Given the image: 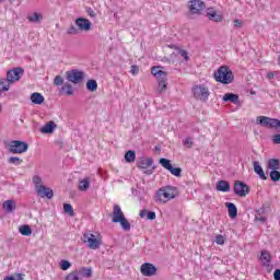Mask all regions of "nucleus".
<instances>
[{
	"label": "nucleus",
	"mask_w": 280,
	"mask_h": 280,
	"mask_svg": "<svg viewBox=\"0 0 280 280\" xmlns=\"http://www.w3.org/2000/svg\"><path fill=\"white\" fill-rule=\"evenodd\" d=\"M178 196V189L173 186H165L158 190L156 200L165 205V202H170V200H174Z\"/></svg>",
	"instance_id": "f257e3e1"
},
{
	"label": "nucleus",
	"mask_w": 280,
	"mask_h": 280,
	"mask_svg": "<svg viewBox=\"0 0 280 280\" xmlns=\"http://www.w3.org/2000/svg\"><path fill=\"white\" fill-rule=\"evenodd\" d=\"M214 80L221 82V84H231L235 77L233 71L229 69V66H221L217 72H214Z\"/></svg>",
	"instance_id": "f03ea898"
},
{
	"label": "nucleus",
	"mask_w": 280,
	"mask_h": 280,
	"mask_svg": "<svg viewBox=\"0 0 280 280\" xmlns=\"http://www.w3.org/2000/svg\"><path fill=\"white\" fill-rule=\"evenodd\" d=\"M188 14L190 16H201L207 9V4L202 0H189L187 3Z\"/></svg>",
	"instance_id": "7ed1b4c3"
},
{
	"label": "nucleus",
	"mask_w": 280,
	"mask_h": 280,
	"mask_svg": "<svg viewBox=\"0 0 280 280\" xmlns=\"http://www.w3.org/2000/svg\"><path fill=\"white\" fill-rule=\"evenodd\" d=\"M191 93L195 100H198L199 102H208L209 95H211V92L209 91V86L205 84L194 85L191 88Z\"/></svg>",
	"instance_id": "20e7f679"
},
{
	"label": "nucleus",
	"mask_w": 280,
	"mask_h": 280,
	"mask_svg": "<svg viewBox=\"0 0 280 280\" xmlns=\"http://www.w3.org/2000/svg\"><path fill=\"white\" fill-rule=\"evenodd\" d=\"M83 242L84 244H88V248L91 250H97V248L102 246V236H96L91 232H86L83 234Z\"/></svg>",
	"instance_id": "39448f33"
},
{
	"label": "nucleus",
	"mask_w": 280,
	"mask_h": 280,
	"mask_svg": "<svg viewBox=\"0 0 280 280\" xmlns=\"http://www.w3.org/2000/svg\"><path fill=\"white\" fill-rule=\"evenodd\" d=\"M256 122L264 126V128H273L280 132V120L277 118H270L268 116H258Z\"/></svg>",
	"instance_id": "423d86ee"
},
{
	"label": "nucleus",
	"mask_w": 280,
	"mask_h": 280,
	"mask_svg": "<svg viewBox=\"0 0 280 280\" xmlns=\"http://www.w3.org/2000/svg\"><path fill=\"white\" fill-rule=\"evenodd\" d=\"M30 144L21 140H13L9 143L8 150L11 154H23L27 152Z\"/></svg>",
	"instance_id": "0eeeda50"
},
{
	"label": "nucleus",
	"mask_w": 280,
	"mask_h": 280,
	"mask_svg": "<svg viewBox=\"0 0 280 280\" xmlns=\"http://www.w3.org/2000/svg\"><path fill=\"white\" fill-rule=\"evenodd\" d=\"M66 78L68 82H72V84H80V82L84 80V72L73 69L66 72Z\"/></svg>",
	"instance_id": "6e6552de"
},
{
	"label": "nucleus",
	"mask_w": 280,
	"mask_h": 280,
	"mask_svg": "<svg viewBox=\"0 0 280 280\" xmlns=\"http://www.w3.org/2000/svg\"><path fill=\"white\" fill-rule=\"evenodd\" d=\"M23 73H25V70H23V68H20V67L9 70L7 72V81L9 82V84L19 82V80H21V77L23 75Z\"/></svg>",
	"instance_id": "1a4fd4ad"
},
{
	"label": "nucleus",
	"mask_w": 280,
	"mask_h": 280,
	"mask_svg": "<svg viewBox=\"0 0 280 280\" xmlns=\"http://www.w3.org/2000/svg\"><path fill=\"white\" fill-rule=\"evenodd\" d=\"M234 192L236 196L244 198L245 196H248V194L250 192V188L244 182L236 180L234 183Z\"/></svg>",
	"instance_id": "9d476101"
},
{
	"label": "nucleus",
	"mask_w": 280,
	"mask_h": 280,
	"mask_svg": "<svg viewBox=\"0 0 280 280\" xmlns=\"http://www.w3.org/2000/svg\"><path fill=\"white\" fill-rule=\"evenodd\" d=\"M160 165H162V167H164V170H167L168 172H171V174L173 176H180V173L183 172V170L180 167H174L172 165V162L165 158L160 159Z\"/></svg>",
	"instance_id": "9b49d317"
},
{
	"label": "nucleus",
	"mask_w": 280,
	"mask_h": 280,
	"mask_svg": "<svg viewBox=\"0 0 280 280\" xmlns=\"http://www.w3.org/2000/svg\"><path fill=\"white\" fill-rule=\"evenodd\" d=\"M207 18L213 23H222V21H224V15L222 14V12L215 11V8L207 9Z\"/></svg>",
	"instance_id": "f8f14e48"
},
{
	"label": "nucleus",
	"mask_w": 280,
	"mask_h": 280,
	"mask_svg": "<svg viewBox=\"0 0 280 280\" xmlns=\"http://www.w3.org/2000/svg\"><path fill=\"white\" fill-rule=\"evenodd\" d=\"M140 271L143 277H154L156 275V267L150 262H144L141 265Z\"/></svg>",
	"instance_id": "ddd939ff"
},
{
	"label": "nucleus",
	"mask_w": 280,
	"mask_h": 280,
	"mask_svg": "<svg viewBox=\"0 0 280 280\" xmlns=\"http://www.w3.org/2000/svg\"><path fill=\"white\" fill-rule=\"evenodd\" d=\"M151 73L154 75V78H156L158 82H167V72L161 70V67H152Z\"/></svg>",
	"instance_id": "4468645a"
},
{
	"label": "nucleus",
	"mask_w": 280,
	"mask_h": 280,
	"mask_svg": "<svg viewBox=\"0 0 280 280\" xmlns=\"http://www.w3.org/2000/svg\"><path fill=\"white\" fill-rule=\"evenodd\" d=\"M75 25L79 27V32H89V30H91V21L84 18H78Z\"/></svg>",
	"instance_id": "2eb2a0df"
},
{
	"label": "nucleus",
	"mask_w": 280,
	"mask_h": 280,
	"mask_svg": "<svg viewBox=\"0 0 280 280\" xmlns=\"http://www.w3.org/2000/svg\"><path fill=\"white\" fill-rule=\"evenodd\" d=\"M37 194L40 196V198H48V200L54 198V190L45 185L39 187Z\"/></svg>",
	"instance_id": "dca6fc26"
},
{
	"label": "nucleus",
	"mask_w": 280,
	"mask_h": 280,
	"mask_svg": "<svg viewBox=\"0 0 280 280\" xmlns=\"http://www.w3.org/2000/svg\"><path fill=\"white\" fill-rule=\"evenodd\" d=\"M153 163L154 161L151 158H140L137 162V167L139 170H148V167H152Z\"/></svg>",
	"instance_id": "f3484780"
},
{
	"label": "nucleus",
	"mask_w": 280,
	"mask_h": 280,
	"mask_svg": "<svg viewBox=\"0 0 280 280\" xmlns=\"http://www.w3.org/2000/svg\"><path fill=\"white\" fill-rule=\"evenodd\" d=\"M112 215H113L112 222H114V223L118 222L116 220H121V219L126 218V215H124V211H121V207H119V205H114Z\"/></svg>",
	"instance_id": "a211bd4d"
},
{
	"label": "nucleus",
	"mask_w": 280,
	"mask_h": 280,
	"mask_svg": "<svg viewBox=\"0 0 280 280\" xmlns=\"http://www.w3.org/2000/svg\"><path fill=\"white\" fill-rule=\"evenodd\" d=\"M259 260L261 261L262 266L270 268V261H272V256L270 255V252L262 250L260 253Z\"/></svg>",
	"instance_id": "6ab92c4d"
},
{
	"label": "nucleus",
	"mask_w": 280,
	"mask_h": 280,
	"mask_svg": "<svg viewBox=\"0 0 280 280\" xmlns=\"http://www.w3.org/2000/svg\"><path fill=\"white\" fill-rule=\"evenodd\" d=\"M223 102H231V104H240V95L233 93H225L222 97Z\"/></svg>",
	"instance_id": "aec40b11"
},
{
	"label": "nucleus",
	"mask_w": 280,
	"mask_h": 280,
	"mask_svg": "<svg viewBox=\"0 0 280 280\" xmlns=\"http://www.w3.org/2000/svg\"><path fill=\"white\" fill-rule=\"evenodd\" d=\"M253 165H254L255 174H258L259 178H261L262 180H267L268 177H266V173H264V168L261 167V164H259V162L255 161V162H253Z\"/></svg>",
	"instance_id": "412c9836"
},
{
	"label": "nucleus",
	"mask_w": 280,
	"mask_h": 280,
	"mask_svg": "<svg viewBox=\"0 0 280 280\" xmlns=\"http://www.w3.org/2000/svg\"><path fill=\"white\" fill-rule=\"evenodd\" d=\"M217 191H223V192L231 191V184L226 180H219L217 183Z\"/></svg>",
	"instance_id": "4be33fe9"
},
{
	"label": "nucleus",
	"mask_w": 280,
	"mask_h": 280,
	"mask_svg": "<svg viewBox=\"0 0 280 280\" xmlns=\"http://www.w3.org/2000/svg\"><path fill=\"white\" fill-rule=\"evenodd\" d=\"M225 207L228 208V213L230 218L235 219L237 218V207L233 202H226Z\"/></svg>",
	"instance_id": "5701e85b"
},
{
	"label": "nucleus",
	"mask_w": 280,
	"mask_h": 280,
	"mask_svg": "<svg viewBox=\"0 0 280 280\" xmlns=\"http://www.w3.org/2000/svg\"><path fill=\"white\" fill-rule=\"evenodd\" d=\"M56 128V122L54 121H48L45 127L40 128V132L43 135H51L54 132V129Z\"/></svg>",
	"instance_id": "b1692460"
},
{
	"label": "nucleus",
	"mask_w": 280,
	"mask_h": 280,
	"mask_svg": "<svg viewBox=\"0 0 280 280\" xmlns=\"http://www.w3.org/2000/svg\"><path fill=\"white\" fill-rule=\"evenodd\" d=\"M31 102L33 104H37L40 105L43 104V102H45V96H43V94L35 92L31 95Z\"/></svg>",
	"instance_id": "393cba45"
},
{
	"label": "nucleus",
	"mask_w": 280,
	"mask_h": 280,
	"mask_svg": "<svg viewBox=\"0 0 280 280\" xmlns=\"http://www.w3.org/2000/svg\"><path fill=\"white\" fill-rule=\"evenodd\" d=\"M91 187V179L89 177L79 180V191H86Z\"/></svg>",
	"instance_id": "a878e982"
},
{
	"label": "nucleus",
	"mask_w": 280,
	"mask_h": 280,
	"mask_svg": "<svg viewBox=\"0 0 280 280\" xmlns=\"http://www.w3.org/2000/svg\"><path fill=\"white\" fill-rule=\"evenodd\" d=\"M42 19H43V14L37 12L27 15V20L31 23H40Z\"/></svg>",
	"instance_id": "bb28decb"
},
{
	"label": "nucleus",
	"mask_w": 280,
	"mask_h": 280,
	"mask_svg": "<svg viewBox=\"0 0 280 280\" xmlns=\"http://www.w3.org/2000/svg\"><path fill=\"white\" fill-rule=\"evenodd\" d=\"M61 93L63 95H73V85L71 83H66L61 86Z\"/></svg>",
	"instance_id": "cd10ccee"
},
{
	"label": "nucleus",
	"mask_w": 280,
	"mask_h": 280,
	"mask_svg": "<svg viewBox=\"0 0 280 280\" xmlns=\"http://www.w3.org/2000/svg\"><path fill=\"white\" fill-rule=\"evenodd\" d=\"M135 159H137V153L133 150H129L125 154V161L127 163H135Z\"/></svg>",
	"instance_id": "c85d7f7f"
},
{
	"label": "nucleus",
	"mask_w": 280,
	"mask_h": 280,
	"mask_svg": "<svg viewBox=\"0 0 280 280\" xmlns=\"http://www.w3.org/2000/svg\"><path fill=\"white\" fill-rule=\"evenodd\" d=\"M268 168L272 171L280 170V161L277 159H270L268 161Z\"/></svg>",
	"instance_id": "c756f323"
},
{
	"label": "nucleus",
	"mask_w": 280,
	"mask_h": 280,
	"mask_svg": "<svg viewBox=\"0 0 280 280\" xmlns=\"http://www.w3.org/2000/svg\"><path fill=\"white\" fill-rule=\"evenodd\" d=\"M116 222H119L122 231H130V222L126 220V217L122 219H115Z\"/></svg>",
	"instance_id": "7c9ffc66"
},
{
	"label": "nucleus",
	"mask_w": 280,
	"mask_h": 280,
	"mask_svg": "<svg viewBox=\"0 0 280 280\" xmlns=\"http://www.w3.org/2000/svg\"><path fill=\"white\" fill-rule=\"evenodd\" d=\"M2 207H3V209H5L8 211V213H12V211H14V209H15L14 201H12V200L4 201Z\"/></svg>",
	"instance_id": "2f4dec72"
},
{
	"label": "nucleus",
	"mask_w": 280,
	"mask_h": 280,
	"mask_svg": "<svg viewBox=\"0 0 280 280\" xmlns=\"http://www.w3.org/2000/svg\"><path fill=\"white\" fill-rule=\"evenodd\" d=\"M63 211L65 213L70 215V218H73V215H75V211H73V206H71V203H65Z\"/></svg>",
	"instance_id": "473e14b6"
},
{
	"label": "nucleus",
	"mask_w": 280,
	"mask_h": 280,
	"mask_svg": "<svg viewBox=\"0 0 280 280\" xmlns=\"http://www.w3.org/2000/svg\"><path fill=\"white\" fill-rule=\"evenodd\" d=\"M78 275H82V277L89 279V277L93 275V271L91 270V268L82 267L81 269H79Z\"/></svg>",
	"instance_id": "72a5a7b5"
},
{
	"label": "nucleus",
	"mask_w": 280,
	"mask_h": 280,
	"mask_svg": "<svg viewBox=\"0 0 280 280\" xmlns=\"http://www.w3.org/2000/svg\"><path fill=\"white\" fill-rule=\"evenodd\" d=\"M33 183H34V185H35L36 191H38V190L40 189V187L44 186V185H43V178H40V176H38V175H35V176L33 177Z\"/></svg>",
	"instance_id": "f704fd0d"
},
{
	"label": "nucleus",
	"mask_w": 280,
	"mask_h": 280,
	"mask_svg": "<svg viewBox=\"0 0 280 280\" xmlns=\"http://www.w3.org/2000/svg\"><path fill=\"white\" fill-rule=\"evenodd\" d=\"M19 231L21 235H25V236L32 235V228H30V225H21Z\"/></svg>",
	"instance_id": "c9c22d12"
},
{
	"label": "nucleus",
	"mask_w": 280,
	"mask_h": 280,
	"mask_svg": "<svg viewBox=\"0 0 280 280\" xmlns=\"http://www.w3.org/2000/svg\"><path fill=\"white\" fill-rule=\"evenodd\" d=\"M86 89L88 91H92V92L97 91V81L93 79L89 80L86 82Z\"/></svg>",
	"instance_id": "e433bc0d"
},
{
	"label": "nucleus",
	"mask_w": 280,
	"mask_h": 280,
	"mask_svg": "<svg viewBox=\"0 0 280 280\" xmlns=\"http://www.w3.org/2000/svg\"><path fill=\"white\" fill-rule=\"evenodd\" d=\"M269 176H270L271 180H273V183H279V180H280V172L279 171H271L269 173Z\"/></svg>",
	"instance_id": "4c0bfd02"
},
{
	"label": "nucleus",
	"mask_w": 280,
	"mask_h": 280,
	"mask_svg": "<svg viewBox=\"0 0 280 280\" xmlns=\"http://www.w3.org/2000/svg\"><path fill=\"white\" fill-rule=\"evenodd\" d=\"M66 280H82L80 278V275L78 273V270L70 272L67 277Z\"/></svg>",
	"instance_id": "58836bf2"
},
{
	"label": "nucleus",
	"mask_w": 280,
	"mask_h": 280,
	"mask_svg": "<svg viewBox=\"0 0 280 280\" xmlns=\"http://www.w3.org/2000/svg\"><path fill=\"white\" fill-rule=\"evenodd\" d=\"M8 163H11L12 165H21L23 163V160L18 156H11L9 158Z\"/></svg>",
	"instance_id": "ea45409f"
},
{
	"label": "nucleus",
	"mask_w": 280,
	"mask_h": 280,
	"mask_svg": "<svg viewBox=\"0 0 280 280\" xmlns=\"http://www.w3.org/2000/svg\"><path fill=\"white\" fill-rule=\"evenodd\" d=\"M164 91H167V81L159 82L158 93H164Z\"/></svg>",
	"instance_id": "a19ab883"
},
{
	"label": "nucleus",
	"mask_w": 280,
	"mask_h": 280,
	"mask_svg": "<svg viewBox=\"0 0 280 280\" xmlns=\"http://www.w3.org/2000/svg\"><path fill=\"white\" fill-rule=\"evenodd\" d=\"M10 91V85L5 84V79H0V93Z\"/></svg>",
	"instance_id": "79ce46f5"
},
{
	"label": "nucleus",
	"mask_w": 280,
	"mask_h": 280,
	"mask_svg": "<svg viewBox=\"0 0 280 280\" xmlns=\"http://www.w3.org/2000/svg\"><path fill=\"white\" fill-rule=\"evenodd\" d=\"M62 84H65V79H62L60 75H56L54 79V85L62 86Z\"/></svg>",
	"instance_id": "37998d69"
},
{
	"label": "nucleus",
	"mask_w": 280,
	"mask_h": 280,
	"mask_svg": "<svg viewBox=\"0 0 280 280\" xmlns=\"http://www.w3.org/2000/svg\"><path fill=\"white\" fill-rule=\"evenodd\" d=\"M59 266L61 270H69V268H71V264L69 262V260H61L59 262Z\"/></svg>",
	"instance_id": "c03bdc74"
},
{
	"label": "nucleus",
	"mask_w": 280,
	"mask_h": 280,
	"mask_svg": "<svg viewBox=\"0 0 280 280\" xmlns=\"http://www.w3.org/2000/svg\"><path fill=\"white\" fill-rule=\"evenodd\" d=\"M67 34H69L70 36H75V34H80V31H79V28H75V26L71 25L67 30Z\"/></svg>",
	"instance_id": "a18cd8bd"
},
{
	"label": "nucleus",
	"mask_w": 280,
	"mask_h": 280,
	"mask_svg": "<svg viewBox=\"0 0 280 280\" xmlns=\"http://www.w3.org/2000/svg\"><path fill=\"white\" fill-rule=\"evenodd\" d=\"M235 30H240L241 27H244V21L236 19L233 21Z\"/></svg>",
	"instance_id": "49530a36"
},
{
	"label": "nucleus",
	"mask_w": 280,
	"mask_h": 280,
	"mask_svg": "<svg viewBox=\"0 0 280 280\" xmlns=\"http://www.w3.org/2000/svg\"><path fill=\"white\" fill-rule=\"evenodd\" d=\"M183 145L190 149L194 145V141L191 140V138H186L185 140H183Z\"/></svg>",
	"instance_id": "de8ad7c7"
},
{
	"label": "nucleus",
	"mask_w": 280,
	"mask_h": 280,
	"mask_svg": "<svg viewBox=\"0 0 280 280\" xmlns=\"http://www.w3.org/2000/svg\"><path fill=\"white\" fill-rule=\"evenodd\" d=\"M178 54L182 56V58H184L186 62L189 60V52H187V50L179 49Z\"/></svg>",
	"instance_id": "09e8293b"
},
{
	"label": "nucleus",
	"mask_w": 280,
	"mask_h": 280,
	"mask_svg": "<svg viewBox=\"0 0 280 280\" xmlns=\"http://www.w3.org/2000/svg\"><path fill=\"white\" fill-rule=\"evenodd\" d=\"M215 244H219V246H223L224 236L222 234H219V235L215 236Z\"/></svg>",
	"instance_id": "8fccbe9b"
},
{
	"label": "nucleus",
	"mask_w": 280,
	"mask_h": 280,
	"mask_svg": "<svg viewBox=\"0 0 280 280\" xmlns=\"http://www.w3.org/2000/svg\"><path fill=\"white\" fill-rule=\"evenodd\" d=\"M147 219L148 220H156V212L150 211L147 213Z\"/></svg>",
	"instance_id": "3c124183"
},
{
	"label": "nucleus",
	"mask_w": 280,
	"mask_h": 280,
	"mask_svg": "<svg viewBox=\"0 0 280 280\" xmlns=\"http://www.w3.org/2000/svg\"><path fill=\"white\" fill-rule=\"evenodd\" d=\"M86 12L89 16H91V19H95V16H97V14H95V11L91 8H86Z\"/></svg>",
	"instance_id": "603ef678"
},
{
	"label": "nucleus",
	"mask_w": 280,
	"mask_h": 280,
	"mask_svg": "<svg viewBox=\"0 0 280 280\" xmlns=\"http://www.w3.org/2000/svg\"><path fill=\"white\" fill-rule=\"evenodd\" d=\"M272 141L276 145H280V133L275 135Z\"/></svg>",
	"instance_id": "864d4df0"
},
{
	"label": "nucleus",
	"mask_w": 280,
	"mask_h": 280,
	"mask_svg": "<svg viewBox=\"0 0 280 280\" xmlns=\"http://www.w3.org/2000/svg\"><path fill=\"white\" fill-rule=\"evenodd\" d=\"M130 73H132V75H137V73H139V67H137V66H131Z\"/></svg>",
	"instance_id": "5fc2aeb1"
},
{
	"label": "nucleus",
	"mask_w": 280,
	"mask_h": 280,
	"mask_svg": "<svg viewBox=\"0 0 280 280\" xmlns=\"http://www.w3.org/2000/svg\"><path fill=\"white\" fill-rule=\"evenodd\" d=\"M278 72H268L266 78L267 80H275V75H277Z\"/></svg>",
	"instance_id": "6e6d98bb"
},
{
	"label": "nucleus",
	"mask_w": 280,
	"mask_h": 280,
	"mask_svg": "<svg viewBox=\"0 0 280 280\" xmlns=\"http://www.w3.org/2000/svg\"><path fill=\"white\" fill-rule=\"evenodd\" d=\"M275 280H280V269H276L273 272Z\"/></svg>",
	"instance_id": "4d7b16f0"
},
{
	"label": "nucleus",
	"mask_w": 280,
	"mask_h": 280,
	"mask_svg": "<svg viewBox=\"0 0 280 280\" xmlns=\"http://www.w3.org/2000/svg\"><path fill=\"white\" fill-rule=\"evenodd\" d=\"M145 215L148 217V210H145V209L141 210L140 211V218H144Z\"/></svg>",
	"instance_id": "13d9d810"
},
{
	"label": "nucleus",
	"mask_w": 280,
	"mask_h": 280,
	"mask_svg": "<svg viewBox=\"0 0 280 280\" xmlns=\"http://www.w3.org/2000/svg\"><path fill=\"white\" fill-rule=\"evenodd\" d=\"M4 280H15L13 277H7Z\"/></svg>",
	"instance_id": "bf43d9fd"
},
{
	"label": "nucleus",
	"mask_w": 280,
	"mask_h": 280,
	"mask_svg": "<svg viewBox=\"0 0 280 280\" xmlns=\"http://www.w3.org/2000/svg\"><path fill=\"white\" fill-rule=\"evenodd\" d=\"M258 220H260V222H264V221H265V219H264V218H260V219H258Z\"/></svg>",
	"instance_id": "052dcab7"
},
{
	"label": "nucleus",
	"mask_w": 280,
	"mask_h": 280,
	"mask_svg": "<svg viewBox=\"0 0 280 280\" xmlns=\"http://www.w3.org/2000/svg\"><path fill=\"white\" fill-rule=\"evenodd\" d=\"M148 174H152V171H149Z\"/></svg>",
	"instance_id": "680f3d73"
},
{
	"label": "nucleus",
	"mask_w": 280,
	"mask_h": 280,
	"mask_svg": "<svg viewBox=\"0 0 280 280\" xmlns=\"http://www.w3.org/2000/svg\"><path fill=\"white\" fill-rule=\"evenodd\" d=\"M0 3H3V0H0Z\"/></svg>",
	"instance_id": "e2e57ef3"
},
{
	"label": "nucleus",
	"mask_w": 280,
	"mask_h": 280,
	"mask_svg": "<svg viewBox=\"0 0 280 280\" xmlns=\"http://www.w3.org/2000/svg\"><path fill=\"white\" fill-rule=\"evenodd\" d=\"M0 113H1V105H0Z\"/></svg>",
	"instance_id": "0e129e2a"
}]
</instances>
